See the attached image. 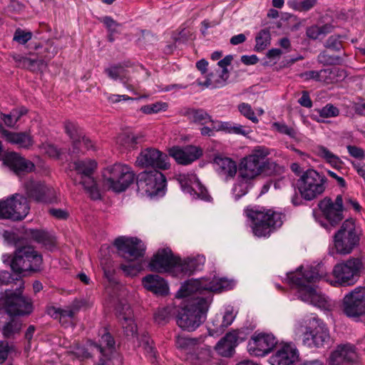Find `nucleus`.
Here are the masks:
<instances>
[{"label": "nucleus", "instance_id": "obj_1", "mask_svg": "<svg viewBox=\"0 0 365 365\" xmlns=\"http://www.w3.org/2000/svg\"><path fill=\"white\" fill-rule=\"evenodd\" d=\"M363 264L357 258H350L339 262L332 269L334 279L324 272L321 266L314 267L303 265L287 274V280L292 288L297 289L298 298L324 311H330L333 304L327 297L318 292L314 284L324 280L334 287H349L356 283Z\"/></svg>", "mask_w": 365, "mask_h": 365}, {"label": "nucleus", "instance_id": "obj_2", "mask_svg": "<svg viewBox=\"0 0 365 365\" xmlns=\"http://www.w3.org/2000/svg\"><path fill=\"white\" fill-rule=\"evenodd\" d=\"M235 284V280L215 274L186 282L176 293L177 298L182 299L176 317L178 327L185 331H195L206 319L212 299L210 292L228 291Z\"/></svg>", "mask_w": 365, "mask_h": 365}, {"label": "nucleus", "instance_id": "obj_3", "mask_svg": "<svg viewBox=\"0 0 365 365\" xmlns=\"http://www.w3.org/2000/svg\"><path fill=\"white\" fill-rule=\"evenodd\" d=\"M270 150L265 146H256L251 153L242 159L237 182L232 188L235 200L245 195L249 187V182L263 173H270L275 170L277 164L268 158Z\"/></svg>", "mask_w": 365, "mask_h": 365}, {"label": "nucleus", "instance_id": "obj_4", "mask_svg": "<svg viewBox=\"0 0 365 365\" xmlns=\"http://www.w3.org/2000/svg\"><path fill=\"white\" fill-rule=\"evenodd\" d=\"M113 245L119 255L128 261L127 264H122L120 269L128 276H136L143 269L144 243L137 237L120 236L114 240Z\"/></svg>", "mask_w": 365, "mask_h": 365}, {"label": "nucleus", "instance_id": "obj_5", "mask_svg": "<svg viewBox=\"0 0 365 365\" xmlns=\"http://www.w3.org/2000/svg\"><path fill=\"white\" fill-rule=\"evenodd\" d=\"M245 212L249 226L253 234L258 237L269 236L271 232L283 223L282 213L262 207H248Z\"/></svg>", "mask_w": 365, "mask_h": 365}, {"label": "nucleus", "instance_id": "obj_6", "mask_svg": "<svg viewBox=\"0 0 365 365\" xmlns=\"http://www.w3.org/2000/svg\"><path fill=\"white\" fill-rule=\"evenodd\" d=\"M120 295L116 299L115 310L119 320L121 322L123 332L127 339L137 340L138 342H149L150 336L145 331H138L136 324L133 319V313L128 303L127 299L124 297L127 295V291L125 288H122Z\"/></svg>", "mask_w": 365, "mask_h": 365}, {"label": "nucleus", "instance_id": "obj_7", "mask_svg": "<svg viewBox=\"0 0 365 365\" xmlns=\"http://www.w3.org/2000/svg\"><path fill=\"white\" fill-rule=\"evenodd\" d=\"M103 184L115 192L125 191L135 180L131 168L125 164L115 163L106 168L103 172Z\"/></svg>", "mask_w": 365, "mask_h": 365}, {"label": "nucleus", "instance_id": "obj_8", "mask_svg": "<svg viewBox=\"0 0 365 365\" xmlns=\"http://www.w3.org/2000/svg\"><path fill=\"white\" fill-rule=\"evenodd\" d=\"M4 263H9L11 269L16 273H22L27 271H38L42 264L41 255L29 246L23 247L16 250L14 256H2Z\"/></svg>", "mask_w": 365, "mask_h": 365}, {"label": "nucleus", "instance_id": "obj_9", "mask_svg": "<svg viewBox=\"0 0 365 365\" xmlns=\"http://www.w3.org/2000/svg\"><path fill=\"white\" fill-rule=\"evenodd\" d=\"M136 184L138 194L142 197H162L165 193V177L156 170L139 173Z\"/></svg>", "mask_w": 365, "mask_h": 365}, {"label": "nucleus", "instance_id": "obj_10", "mask_svg": "<svg viewBox=\"0 0 365 365\" xmlns=\"http://www.w3.org/2000/svg\"><path fill=\"white\" fill-rule=\"evenodd\" d=\"M324 176L310 169L304 172L297 181V187L302 197L312 200L321 195L325 190Z\"/></svg>", "mask_w": 365, "mask_h": 365}, {"label": "nucleus", "instance_id": "obj_11", "mask_svg": "<svg viewBox=\"0 0 365 365\" xmlns=\"http://www.w3.org/2000/svg\"><path fill=\"white\" fill-rule=\"evenodd\" d=\"M359 241L353 219L346 220L341 228L334 235V243L337 253L347 255L351 253Z\"/></svg>", "mask_w": 365, "mask_h": 365}, {"label": "nucleus", "instance_id": "obj_12", "mask_svg": "<svg viewBox=\"0 0 365 365\" xmlns=\"http://www.w3.org/2000/svg\"><path fill=\"white\" fill-rule=\"evenodd\" d=\"M96 166V162L90 159L77 160L71 165L76 171L77 175H79L80 180L78 182L84 187L93 200H98L101 197L99 190L92 177L93 172Z\"/></svg>", "mask_w": 365, "mask_h": 365}, {"label": "nucleus", "instance_id": "obj_13", "mask_svg": "<svg viewBox=\"0 0 365 365\" xmlns=\"http://www.w3.org/2000/svg\"><path fill=\"white\" fill-rule=\"evenodd\" d=\"M29 210L28 200L22 195L16 194L0 201V219L21 220L26 217Z\"/></svg>", "mask_w": 365, "mask_h": 365}, {"label": "nucleus", "instance_id": "obj_14", "mask_svg": "<svg viewBox=\"0 0 365 365\" xmlns=\"http://www.w3.org/2000/svg\"><path fill=\"white\" fill-rule=\"evenodd\" d=\"M342 311L349 318L365 315V287H357L344 294Z\"/></svg>", "mask_w": 365, "mask_h": 365}, {"label": "nucleus", "instance_id": "obj_15", "mask_svg": "<svg viewBox=\"0 0 365 365\" xmlns=\"http://www.w3.org/2000/svg\"><path fill=\"white\" fill-rule=\"evenodd\" d=\"M319 207L329 226L317 218L316 220L329 231L343 219V199L341 195H337L334 202L329 198H324L319 202Z\"/></svg>", "mask_w": 365, "mask_h": 365}, {"label": "nucleus", "instance_id": "obj_16", "mask_svg": "<svg viewBox=\"0 0 365 365\" xmlns=\"http://www.w3.org/2000/svg\"><path fill=\"white\" fill-rule=\"evenodd\" d=\"M178 258L173 255L170 248H161L153 256L148 267L151 271L176 276Z\"/></svg>", "mask_w": 365, "mask_h": 365}, {"label": "nucleus", "instance_id": "obj_17", "mask_svg": "<svg viewBox=\"0 0 365 365\" xmlns=\"http://www.w3.org/2000/svg\"><path fill=\"white\" fill-rule=\"evenodd\" d=\"M175 178L180 185L182 191L188 194L192 199H200L205 201L210 200L206 188L201 184L196 175L193 173H180Z\"/></svg>", "mask_w": 365, "mask_h": 365}, {"label": "nucleus", "instance_id": "obj_18", "mask_svg": "<svg viewBox=\"0 0 365 365\" xmlns=\"http://www.w3.org/2000/svg\"><path fill=\"white\" fill-rule=\"evenodd\" d=\"M328 365H359V356L352 344H340L330 352Z\"/></svg>", "mask_w": 365, "mask_h": 365}, {"label": "nucleus", "instance_id": "obj_19", "mask_svg": "<svg viewBox=\"0 0 365 365\" xmlns=\"http://www.w3.org/2000/svg\"><path fill=\"white\" fill-rule=\"evenodd\" d=\"M140 168H153L155 170H167L170 168L168 156L158 149L149 148L140 152L136 160Z\"/></svg>", "mask_w": 365, "mask_h": 365}, {"label": "nucleus", "instance_id": "obj_20", "mask_svg": "<svg viewBox=\"0 0 365 365\" xmlns=\"http://www.w3.org/2000/svg\"><path fill=\"white\" fill-rule=\"evenodd\" d=\"M26 195L36 202L53 203L57 200L56 190L39 181L29 180L24 185Z\"/></svg>", "mask_w": 365, "mask_h": 365}, {"label": "nucleus", "instance_id": "obj_21", "mask_svg": "<svg viewBox=\"0 0 365 365\" xmlns=\"http://www.w3.org/2000/svg\"><path fill=\"white\" fill-rule=\"evenodd\" d=\"M202 153V149L195 145L174 146L169 150V155L173 158L177 163L183 165H190L197 160Z\"/></svg>", "mask_w": 365, "mask_h": 365}, {"label": "nucleus", "instance_id": "obj_22", "mask_svg": "<svg viewBox=\"0 0 365 365\" xmlns=\"http://www.w3.org/2000/svg\"><path fill=\"white\" fill-rule=\"evenodd\" d=\"M299 359L297 349L291 344H284L269 358V361L272 365H292L298 361Z\"/></svg>", "mask_w": 365, "mask_h": 365}, {"label": "nucleus", "instance_id": "obj_23", "mask_svg": "<svg viewBox=\"0 0 365 365\" xmlns=\"http://www.w3.org/2000/svg\"><path fill=\"white\" fill-rule=\"evenodd\" d=\"M116 344H90L91 347L101 356L98 365H120L121 358L117 351Z\"/></svg>", "mask_w": 365, "mask_h": 365}, {"label": "nucleus", "instance_id": "obj_24", "mask_svg": "<svg viewBox=\"0 0 365 365\" xmlns=\"http://www.w3.org/2000/svg\"><path fill=\"white\" fill-rule=\"evenodd\" d=\"M4 164L19 175L24 173L31 172L34 168V164L31 161L14 152L5 155Z\"/></svg>", "mask_w": 365, "mask_h": 365}, {"label": "nucleus", "instance_id": "obj_25", "mask_svg": "<svg viewBox=\"0 0 365 365\" xmlns=\"http://www.w3.org/2000/svg\"><path fill=\"white\" fill-rule=\"evenodd\" d=\"M66 133L68 135L73 143V148L76 149L79 145H83L87 149H94V143L84 134L83 130L74 123L68 121L65 123Z\"/></svg>", "mask_w": 365, "mask_h": 365}, {"label": "nucleus", "instance_id": "obj_26", "mask_svg": "<svg viewBox=\"0 0 365 365\" xmlns=\"http://www.w3.org/2000/svg\"><path fill=\"white\" fill-rule=\"evenodd\" d=\"M205 262L203 255L189 257L184 260L178 258L176 277L180 275L191 274L196 271L201 270Z\"/></svg>", "mask_w": 365, "mask_h": 365}, {"label": "nucleus", "instance_id": "obj_27", "mask_svg": "<svg viewBox=\"0 0 365 365\" xmlns=\"http://www.w3.org/2000/svg\"><path fill=\"white\" fill-rule=\"evenodd\" d=\"M0 133L8 143L20 148L30 149L34 143L33 137L26 132H11L0 126Z\"/></svg>", "mask_w": 365, "mask_h": 365}, {"label": "nucleus", "instance_id": "obj_28", "mask_svg": "<svg viewBox=\"0 0 365 365\" xmlns=\"http://www.w3.org/2000/svg\"><path fill=\"white\" fill-rule=\"evenodd\" d=\"M143 287L157 295H167L169 287L167 282L158 274H148L142 279Z\"/></svg>", "mask_w": 365, "mask_h": 365}, {"label": "nucleus", "instance_id": "obj_29", "mask_svg": "<svg viewBox=\"0 0 365 365\" xmlns=\"http://www.w3.org/2000/svg\"><path fill=\"white\" fill-rule=\"evenodd\" d=\"M214 165L217 173L226 179L232 178L237 173V164L230 158L216 156Z\"/></svg>", "mask_w": 365, "mask_h": 365}, {"label": "nucleus", "instance_id": "obj_30", "mask_svg": "<svg viewBox=\"0 0 365 365\" xmlns=\"http://www.w3.org/2000/svg\"><path fill=\"white\" fill-rule=\"evenodd\" d=\"M105 73L111 79L114 81L119 80L127 90L134 91V87L131 83L132 80L128 71L123 66L120 65L111 66L105 69Z\"/></svg>", "mask_w": 365, "mask_h": 365}, {"label": "nucleus", "instance_id": "obj_31", "mask_svg": "<svg viewBox=\"0 0 365 365\" xmlns=\"http://www.w3.org/2000/svg\"><path fill=\"white\" fill-rule=\"evenodd\" d=\"M228 78L229 71L227 69L217 71L215 73L208 74L204 82L198 81V85L211 88H222L226 85Z\"/></svg>", "mask_w": 365, "mask_h": 365}, {"label": "nucleus", "instance_id": "obj_32", "mask_svg": "<svg viewBox=\"0 0 365 365\" xmlns=\"http://www.w3.org/2000/svg\"><path fill=\"white\" fill-rule=\"evenodd\" d=\"M329 339L327 329L324 326L319 325L313 330L306 329L302 331V340L303 342H326Z\"/></svg>", "mask_w": 365, "mask_h": 365}, {"label": "nucleus", "instance_id": "obj_33", "mask_svg": "<svg viewBox=\"0 0 365 365\" xmlns=\"http://www.w3.org/2000/svg\"><path fill=\"white\" fill-rule=\"evenodd\" d=\"M183 115L190 121L200 125L208 124L212 119L207 112L202 108H186L183 111Z\"/></svg>", "mask_w": 365, "mask_h": 365}, {"label": "nucleus", "instance_id": "obj_34", "mask_svg": "<svg viewBox=\"0 0 365 365\" xmlns=\"http://www.w3.org/2000/svg\"><path fill=\"white\" fill-rule=\"evenodd\" d=\"M22 322L12 317L1 329L3 336L7 339H15L21 333Z\"/></svg>", "mask_w": 365, "mask_h": 365}, {"label": "nucleus", "instance_id": "obj_35", "mask_svg": "<svg viewBox=\"0 0 365 365\" xmlns=\"http://www.w3.org/2000/svg\"><path fill=\"white\" fill-rule=\"evenodd\" d=\"M344 77V72L338 68H327L319 71V82L333 83Z\"/></svg>", "mask_w": 365, "mask_h": 365}, {"label": "nucleus", "instance_id": "obj_36", "mask_svg": "<svg viewBox=\"0 0 365 365\" xmlns=\"http://www.w3.org/2000/svg\"><path fill=\"white\" fill-rule=\"evenodd\" d=\"M14 60L18 64V66L26 68L32 71L40 70L43 66V61L39 59H32L21 55H14Z\"/></svg>", "mask_w": 365, "mask_h": 365}, {"label": "nucleus", "instance_id": "obj_37", "mask_svg": "<svg viewBox=\"0 0 365 365\" xmlns=\"http://www.w3.org/2000/svg\"><path fill=\"white\" fill-rule=\"evenodd\" d=\"M29 233L34 240L43 244L47 249L52 250L54 248V239L47 232L40 230H31Z\"/></svg>", "mask_w": 365, "mask_h": 365}, {"label": "nucleus", "instance_id": "obj_38", "mask_svg": "<svg viewBox=\"0 0 365 365\" xmlns=\"http://www.w3.org/2000/svg\"><path fill=\"white\" fill-rule=\"evenodd\" d=\"M273 348V344H247V350L252 356L263 357L269 354Z\"/></svg>", "mask_w": 365, "mask_h": 365}, {"label": "nucleus", "instance_id": "obj_39", "mask_svg": "<svg viewBox=\"0 0 365 365\" xmlns=\"http://www.w3.org/2000/svg\"><path fill=\"white\" fill-rule=\"evenodd\" d=\"M249 331L247 328L233 329L227 332L218 342H240L247 339Z\"/></svg>", "mask_w": 365, "mask_h": 365}, {"label": "nucleus", "instance_id": "obj_40", "mask_svg": "<svg viewBox=\"0 0 365 365\" xmlns=\"http://www.w3.org/2000/svg\"><path fill=\"white\" fill-rule=\"evenodd\" d=\"M315 152L319 157L323 158L333 167L340 166L341 162L339 158L332 153L326 147L322 145L317 146L316 148Z\"/></svg>", "mask_w": 365, "mask_h": 365}, {"label": "nucleus", "instance_id": "obj_41", "mask_svg": "<svg viewBox=\"0 0 365 365\" xmlns=\"http://www.w3.org/2000/svg\"><path fill=\"white\" fill-rule=\"evenodd\" d=\"M317 3V0H289L287 4L294 11L306 12L314 7Z\"/></svg>", "mask_w": 365, "mask_h": 365}, {"label": "nucleus", "instance_id": "obj_42", "mask_svg": "<svg viewBox=\"0 0 365 365\" xmlns=\"http://www.w3.org/2000/svg\"><path fill=\"white\" fill-rule=\"evenodd\" d=\"M256 45L255 49L257 51L264 50L269 44L271 41V34L268 30H261L255 38Z\"/></svg>", "mask_w": 365, "mask_h": 365}, {"label": "nucleus", "instance_id": "obj_43", "mask_svg": "<svg viewBox=\"0 0 365 365\" xmlns=\"http://www.w3.org/2000/svg\"><path fill=\"white\" fill-rule=\"evenodd\" d=\"M116 143L126 148H132L138 143V137L132 133H124L117 138Z\"/></svg>", "mask_w": 365, "mask_h": 365}, {"label": "nucleus", "instance_id": "obj_44", "mask_svg": "<svg viewBox=\"0 0 365 365\" xmlns=\"http://www.w3.org/2000/svg\"><path fill=\"white\" fill-rule=\"evenodd\" d=\"M168 108V103L165 102H155L154 103L148 104L140 108V111L145 114L150 115L158 113L160 111H165Z\"/></svg>", "mask_w": 365, "mask_h": 365}, {"label": "nucleus", "instance_id": "obj_45", "mask_svg": "<svg viewBox=\"0 0 365 365\" xmlns=\"http://www.w3.org/2000/svg\"><path fill=\"white\" fill-rule=\"evenodd\" d=\"M48 314L53 318H59L61 323H63L66 318L72 319L74 316V312L72 309H62L55 307L48 309Z\"/></svg>", "mask_w": 365, "mask_h": 365}, {"label": "nucleus", "instance_id": "obj_46", "mask_svg": "<svg viewBox=\"0 0 365 365\" xmlns=\"http://www.w3.org/2000/svg\"><path fill=\"white\" fill-rule=\"evenodd\" d=\"M240 113L247 119L251 120L254 123L259 122L258 118L256 116L252 106L247 103H241L237 106Z\"/></svg>", "mask_w": 365, "mask_h": 365}, {"label": "nucleus", "instance_id": "obj_47", "mask_svg": "<svg viewBox=\"0 0 365 365\" xmlns=\"http://www.w3.org/2000/svg\"><path fill=\"white\" fill-rule=\"evenodd\" d=\"M254 342H272L276 340L275 336L270 331H256L252 336Z\"/></svg>", "mask_w": 365, "mask_h": 365}, {"label": "nucleus", "instance_id": "obj_48", "mask_svg": "<svg viewBox=\"0 0 365 365\" xmlns=\"http://www.w3.org/2000/svg\"><path fill=\"white\" fill-rule=\"evenodd\" d=\"M236 344H216L215 347L216 351L225 357H230L235 353Z\"/></svg>", "mask_w": 365, "mask_h": 365}, {"label": "nucleus", "instance_id": "obj_49", "mask_svg": "<svg viewBox=\"0 0 365 365\" xmlns=\"http://www.w3.org/2000/svg\"><path fill=\"white\" fill-rule=\"evenodd\" d=\"M272 128L277 132L288 135L290 138H294L297 133L293 128L289 127L284 123L274 122L272 123Z\"/></svg>", "mask_w": 365, "mask_h": 365}, {"label": "nucleus", "instance_id": "obj_50", "mask_svg": "<svg viewBox=\"0 0 365 365\" xmlns=\"http://www.w3.org/2000/svg\"><path fill=\"white\" fill-rule=\"evenodd\" d=\"M318 61L324 65H335L340 64L342 59L339 56H331L327 52H322L318 56Z\"/></svg>", "mask_w": 365, "mask_h": 365}, {"label": "nucleus", "instance_id": "obj_51", "mask_svg": "<svg viewBox=\"0 0 365 365\" xmlns=\"http://www.w3.org/2000/svg\"><path fill=\"white\" fill-rule=\"evenodd\" d=\"M344 36L341 35H332L329 37L325 43V46L329 49L339 51L342 48L341 38Z\"/></svg>", "mask_w": 365, "mask_h": 365}, {"label": "nucleus", "instance_id": "obj_52", "mask_svg": "<svg viewBox=\"0 0 365 365\" xmlns=\"http://www.w3.org/2000/svg\"><path fill=\"white\" fill-rule=\"evenodd\" d=\"M319 116L322 118L336 117L339 114V110L332 104H327L318 111Z\"/></svg>", "mask_w": 365, "mask_h": 365}, {"label": "nucleus", "instance_id": "obj_53", "mask_svg": "<svg viewBox=\"0 0 365 365\" xmlns=\"http://www.w3.org/2000/svg\"><path fill=\"white\" fill-rule=\"evenodd\" d=\"M32 38V33L30 31H26L21 29L16 30L14 35V41L18 42L20 44H25Z\"/></svg>", "mask_w": 365, "mask_h": 365}, {"label": "nucleus", "instance_id": "obj_54", "mask_svg": "<svg viewBox=\"0 0 365 365\" xmlns=\"http://www.w3.org/2000/svg\"><path fill=\"white\" fill-rule=\"evenodd\" d=\"M39 148L45 154L51 158H58L61 154V151L58 149L48 143H42Z\"/></svg>", "mask_w": 365, "mask_h": 365}, {"label": "nucleus", "instance_id": "obj_55", "mask_svg": "<svg viewBox=\"0 0 365 365\" xmlns=\"http://www.w3.org/2000/svg\"><path fill=\"white\" fill-rule=\"evenodd\" d=\"M349 154L354 158L363 160L365 158L364 150L356 145H347L346 146Z\"/></svg>", "mask_w": 365, "mask_h": 365}, {"label": "nucleus", "instance_id": "obj_56", "mask_svg": "<svg viewBox=\"0 0 365 365\" xmlns=\"http://www.w3.org/2000/svg\"><path fill=\"white\" fill-rule=\"evenodd\" d=\"M252 130L249 127L233 123L232 133L235 135H241L243 136H247L250 133H251Z\"/></svg>", "mask_w": 365, "mask_h": 365}, {"label": "nucleus", "instance_id": "obj_57", "mask_svg": "<svg viewBox=\"0 0 365 365\" xmlns=\"http://www.w3.org/2000/svg\"><path fill=\"white\" fill-rule=\"evenodd\" d=\"M216 120L211 119L210 121L209 126H203L200 128V133L203 136L212 137L214 136L215 133L217 132L215 128Z\"/></svg>", "mask_w": 365, "mask_h": 365}, {"label": "nucleus", "instance_id": "obj_58", "mask_svg": "<svg viewBox=\"0 0 365 365\" xmlns=\"http://www.w3.org/2000/svg\"><path fill=\"white\" fill-rule=\"evenodd\" d=\"M232 122L216 120L215 128L217 131H222L231 134L232 128Z\"/></svg>", "mask_w": 365, "mask_h": 365}, {"label": "nucleus", "instance_id": "obj_59", "mask_svg": "<svg viewBox=\"0 0 365 365\" xmlns=\"http://www.w3.org/2000/svg\"><path fill=\"white\" fill-rule=\"evenodd\" d=\"M235 318V314L233 312L232 308L227 309L224 314L221 326L227 327L231 325Z\"/></svg>", "mask_w": 365, "mask_h": 365}, {"label": "nucleus", "instance_id": "obj_60", "mask_svg": "<svg viewBox=\"0 0 365 365\" xmlns=\"http://www.w3.org/2000/svg\"><path fill=\"white\" fill-rule=\"evenodd\" d=\"M102 22L105 24V26L110 32L114 33L118 31V27L119 26V24L115 21H114L111 17H103L102 19Z\"/></svg>", "mask_w": 365, "mask_h": 365}, {"label": "nucleus", "instance_id": "obj_61", "mask_svg": "<svg viewBox=\"0 0 365 365\" xmlns=\"http://www.w3.org/2000/svg\"><path fill=\"white\" fill-rule=\"evenodd\" d=\"M11 349L12 346L9 344H0V364L6 360Z\"/></svg>", "mask_w": 365, "mask_h": 365}, {"label": "nucleus", "instance_id": "obj_62", "mask_svg": "<svg viewBox=\"0 0 365 365\" xmlns=\"http://www.w3.org/2000/svg\"><path fill=\"white\" fill-rule=\"evenodd\" d=\"M299 76L304 81L314 80L319 82V71H309L304 72Z\"/></svg>", "mask_w": 365, "mask_h": 365}, {"label": "nucleus", "instance_id": "obj_63", "mask_svg": "<svg viewBox=\"0 0 365 365\" xmlns=\"http://www.w3.org/2000/svg\"><path fill=\"white\" fill-rule=\"evenodd\" d=\"M49 214L58 220H64L68 217V213L65 210L51 208Z\"/></svg>", "mask_w": 365, "mask_h": 365}, {"label": "nucleus", "instance_id": "obj_64", "mask_svg": "<svg viewBox=\"0 0 365 365\" xmlns=\"http://www.w3.org/2000/svg\"><path fill=\"white\" fill-rule=\"evenodd\" d=\"M307 37L312 39H317L321 36L319 31V26L313 25L307 28L306 31Z\"/></svg>", "mask_w": 365, "mask_h": 365}]
</instances>
